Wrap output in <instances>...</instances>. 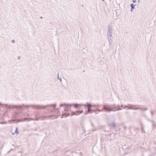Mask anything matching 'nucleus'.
Instances as JSON below:
<instances>
[{
  "instance_id": "obj_15",
  "label": "nucleus",
  "mask_w": 156,
  "mask_h": 156,
  "mask_svg": "<svg viewBox=\"0 0 156 156\" xmlns=\"http://www.w3.org/2000/svg\"><path fill=\"white\" fill-rule=\"evenodd\" d=\"M83 112V111H81L80 112H80L79 114H80L81 113H82Z\"/></svg>"
},
{
  "instance_id": "obj_25",
  "label": "nucleus",
  "mask_w": 156,
  "mask_h": 156,
  "mask_svg": "<svg viewBox=\"0 0 156 156\" xmlns=\"http://www.w3.org/2000/svg\"><path fill=\"white\" fill-rule=\"evenodd\" d=\"M54 106L55 107V105H54Z\"/></svg>"
},
{
  "instance_id": "obj_10",
  "label": "nucleus",
  "mask_w": 156,
  "mask_h": 156,
  "mask_svg": "<svg viewBox=\"0 0 156 156\" xmlns=\"http://www.w3.org/2000/svg\"><path fill=\"white\" fill-rule=\"evenodd\" d=\"M92 107H96L97 106H99V105H91Z\"/></svg>"
},
{
  "instance_id": "obj_3",
  "label": "nucleus",
  "mask_w": 156,
  "mask_h": 156,
  "mask_svg": "<svg viewBox=\"0 0 156 156\" xmlns=\"http://www.w3.org/2000/svg\"><path fill=\"white\" fill-rule=\"evenodd\" d=\"M127 108L129 109H138L137 108H136L134 106H132V105H129L128 106H125L124 107V108Z\"/></svg>"
},
{
  "instance_id": "obj_20",
  "label": "nucleus",
  "mask_w": 156,
  "mask_h": 156,
  "mask_svg": "<svg viewBox=\"0 0 156 156\" xmlns=\"http://www.w3.org/2000/svg\"><path fill=\"white\" fill-rule=\"evenodd\" d=\"M133 9H132V8L131 9V12H132V11H133Z\"/></svg>"
},
{
  "instance_id": "obj_16",
  "label": "nucleus",
  "mask_w": 156,
  "mask_h": 156,
  "mask_svg": "<svg viewBox=\"0 0 156 156\" xmlns=\"http://www.w3.org/2000/svg\"><path fill=\"white\" fill-rule=\"evenodd\" d=\"M12 42L13 43H14L15 42V41L14 40H13L12 41Z\"/></svg>"
},
{
  "instance_id": "obj_21",
  "label": "nucleus",
  "mask_w": 156,
  "mask_h": 156,
  "mask_svg": "<svg viewBox=\"0 0 156 156\" xmlns=\"http://www.w3.org/2000/svg\"><path fill=\"white\" fill-rule=\"evenodd\" d=\"M61 105V106H63L64 105Z\"/></svg>"
},
{
  "instance_id": "obj_18",
  "label": "nucleus",
  "mask_w": 156,
  "mask_h": 156,
  "mask_svg": "<svg viewBox=\"0 0 156 156\" xmlns=\"http://www.w3.org/2000/svg\"><path fill=\"white\" fill-rule=\"evenodd\" d=\"M117 106H118V105H116L115 104L114 105V107H116Z\"/></svg>"
},
{
  "instance_id": "obj_19",
  "label": "nucleus",
  "mask_w": 156,
  "mask_h": 156,
  "mask_svg": "<svg viewBox=\"0 0 156 156\" xmlns=\"http://www.w3.org/2000/svg\"><path fill=\"white\" fill-rule=\"evenodd\" d=\"M88 112H85V114H88Z\"/></svg>"
},
{
  "instance_id": "obj_9",
  "label": "nucleus",
  "mask_w": 156,
  "mask_h": 156,
  "mask_svg": "<svg viewBox=\"0 0 156 156\" xmlns=\"http://www.w3.org/2000/svg\"><path fill=\"white\" fill-rule=\"evenodd\" d=\"M15 133L17 134L18 133V128H16Z\"/></svg>"
},
{
  "instance_id": "obj_14",
  "label": "nucleus",
  "mask_w": 156,
  "mask_h": 156,
  "mask_svg": "<svg viewBox=\"0 0 156 156\" xmlns=\"http://www.w3.org/2000/svg\"><path fill=\"white\" fill-rule=\"evenodd\" d=\"M136 2V0H133V2H134V3H135V2Z\"/></svg>"
},
{
  "instance_id": "obj_26",
  "label": "nucleus",
  "mask_w": 156,
  "mask_h": 156,
  "mask_svg": "<svg viewBox=\"0 0 156 156\" xmlns=\"http://www.w3.org/2000/svg\"><path fill=\"white\" fill-rule=\"evenodd\" d=\"M12 134H13V135H14V133H12Z\"/></svg>"
},
{
  "instance_id": "obj_13",
  "label": "nucleus",
  "mask_w": 156,
  "mask_h": 156,
  "mask_svg": "<svg viewBox=\"0 0 156 156\" xmlns=\"http://www.w3.org/2000/svg\"><path fill=\"white\" fill-rule=\"evenodd\" d=\"M21 58V56H19L18 57V59H20Z\"/></svg>"
},
{
  "instance_id": "obj_22",
  "label": "nucleus",
  "mask_w": 156,
  "mask_h": 156,
  "mask_svg": "<svg viewBox=\"0 0 156 156\" xmlns=\"http://www.w3.org/2000/svg\"><path fill=\"white\" fill-rule=\"evenodd\" d=\"M59 80H60V81H62V79H61V78H60V79H59Z\"/></svg>"
},
{
  "instance_id": "obj_23",
  "label": "nucleus",
  "mask_w": 156,
  "mask_h": 156,
  "mask_svg": "<svg viewBox=\"0 0 156 156\" xmlns=\"http://www.w3.org/2000/svg\"><path fill=\"white\" fill-rule=\"evenodd\" d=\"M59 76H58V79H60V78H59Z\"/></svg>"
},
{
  "instance_id": "obj_6",
  "label": "nucleus",
  "mask_w": 156,
  "mask_h": 156,
  "mask_svg": "<svg viewBox=\"0 0 156 156\" xmlns=\"http://www.w3.org/2000/svg\"><path fill=\"white\" fill-rule=\"evenodd\" d=\"M70 106H73L75 108H77L78 107V105L77 104H73V105H70Z\"/></svg>"
},
{
  "instance_id": "obj_5",
  "label": "nucleus",
  "mask_w": 156,
  "mask_h": 156,
  "mask_svg": "<svg viewBox=\"0 0 156 156\" xmlns=\"http://www.w3.org/2000/svg\"><path fill=\"white\" fill-rule=\"evenodd\" d=\"M66 112V114H63L62 115V116L63 117H64V115H65V117H67L68 116H69L70 115V114L69 113H67V111L66 110L65 111Z\"/></svg>"
},
{
  "instance_id": "obj_2",
  "label": "nucleus",
  "mask_w": 156,
  "mask_h": 156,
  "mask_svg": "<svg viewBox=\"0 0 156 156\" xmlns=\"http://www.w3.org/2000/svg\"><path fill=\"white\" fill-rule=\"evenodd\" d=\"M104 109L105 110V111H108L109 112L111 111H115L116 110L112 108L111 106L108 105L104 106L103 109L101 110L99 109H97V110L98 111L101 112L103 111Z\"/></svg>"
},
{
  "instance_id": "obj_17",
  "label": "nucleus",
  "mask_w": 156,
  "mask_h": 156,
  "mask_svg": "<svg viewBox=\"0 0 156 156\" xmlns=\"http://www.w3.org/2000/svg\"><path fill=\"white\" fill-rule=\"evenodd\" d=\"M83 105L85 107H86L87 106V104H84V105Z\"/></svg>"
},
{
  "instance_id": "obj_11",
  "label": "nucleus",
  "mask_w": 156,
  "mask_h": 156,
  "mask_svg": "<svg viewBox=\"0 0 156 156\" xmlns=\"http://www.w3.org/2000/svg\"><path fill=\"white\" fill-rule=\"evenodd\" d=\"M76 114L77 115L79 114V111H77L76 112H75Z\"/></svg>"
},
{
  "instance_id": "obj_7",
  "label": "nucleus",
  "mask_w": 156,
  "mask_h": 156,
  "mask_svg": "<svg viewBox=\"0 0 156 156\" xmlns=\"http://www.w3.org/2000/svg\"><path fill=\"white\" fill-rule=\"evenodd\" d=\"M135 5H133V4H131V6L132 9H135Z\"/></svg>"
},
{
  "instance_id": "obj_8",
  "label": "nucleus",
  "mask_w": 156,
  "mask_h": 156,
  "mask_svg": "<svg viewBox=\"0 0 156 156\" xmlns=\"http://www.w3.org/2000/svg\"><path fill=\"white\" fill-rule=\"evenodd\" d=\"M76 115L77 114L76 113L74 112H72V114L71 115L72 116H73V115Z\"/></svg>"
},
{
  "instance_id": "obj_4",
  "label": "nucleus",
  "mask_w": 156,
  "mask_h": 156,
  "mask_svg": "<svg viewBox=\"0 0 156 156\" xmlns=\"http://www.w3.org/2000/svg\"><path fill=\"white\" fill-rule=\"evenodd\" d=\"M87 106L88 107V110L87 111L88 112H90V111H92V110L91 109V108L92 107L91 105L90 104H89V103H87Z\"/></svg>"
},
{
  "instance_id": "obj_12",
  "label": "nucleus",
  "mask_w": 156,
  "mask_h": 156,
  "mask_svg": "<svg viewBox=\"0 0 156 156\" xmlns=\"http://www.w3.org/2000/svg\"><path fill=\"white\" fill-rule=\"evenodd\" d=\"M78 106L81 107L82 106H83V104H78Z\"/></svg>"
},
{
  "instance_id": "obj_1",
  "label": "nucleus",
  "mask_w": 156,
  "mask_h": 156,
  "mask_svg": "<svg viewBox=\"0 0 156 156\" xmlns=\"http://www.w3.org/2000/svg\"><path fill=\"white\" fill-rule=\"evenodd\" d=\"M108 41L109 42L112 41L111 37H112V28L111 26H109L108 27Z\"/></svg>"
},
{
  "instance_id": "obj_24",
  "label": "nucleus",
  "mask_w": 156,
  "mask_h": 156,
  "mask_svg": "<svg viewBox=\"0 0 156 156\" xmlns=\"http://www.w3.org/2000/svg\"><path fill=\"white\" fill-rule=\"evenodd\" d=\"M93 112H95V110H93Z\"/></svg>"
}]
</instances>
